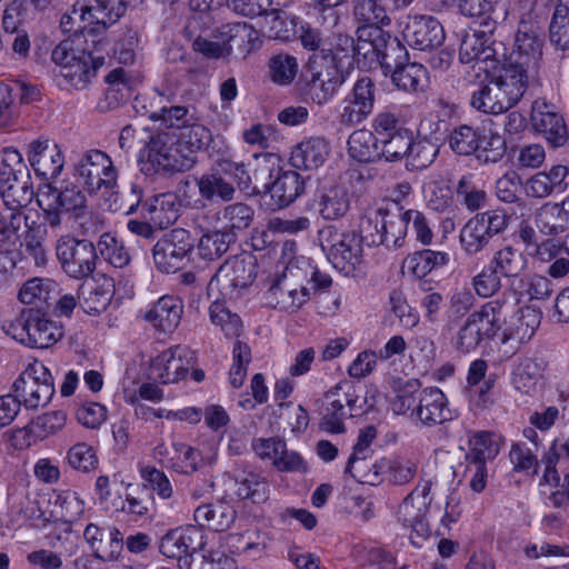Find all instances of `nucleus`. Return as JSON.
<instances>
[{
	"mask_svg": "<svg viewBox=\"0 0 569 569\" xmlns=\"http://www.w3.org/2000/svg\"><path fill=\"white\" fill-rule=\"evenodd\" d=\"M7 333L32 348H48L62 337V330L39 309H26L10 322Z\"/></svg>",
	"mask_w": 569,
	"mask_h": 569,
	"instance_id": "5",
	"label": "nucleus"
},
{
	"mask_svg": "<svg viewBox=\"0 0 569 569\" xmlns=\"http://www.w3.org/2000/svg\"><path fill=\"white\" fill-rule=\"evenodd\" d=\"M126 11L122 0H77L72 13L79 14L81 28H89V33L99 34L116 23Z\"/></svg>",
	"mask_w": 569,
	"mask_h": 569,
	"instance_id": "14",
	"label": "nucleus"
},
{
	"mask_svg": "<svg viewBox=\"0 0 569 569\" xmlns=\"http://www.w3.org/2000/svg\"><path fill=\"white\" fill-rule=\"evenodd\" d=\"M234 493L239 499L262 503L269 498V482L266 477L253 471H242L234 477Z\"/></svg>",
	"mask_w": 569,
	"mask_h": 569,
	"instance_id": "40",
	"label": "nucleus"
},
{
	"mask_svg": "<svg viewBox=\"0 0 569 569\" xmlns=\"http://www.w3.org/2000/svg\"><path fill=\"white\" fill-rule=\"evenodd\" d=\"M357 387L351 381H341L322 398L320 428L330 433L345 432V420L362 415Z\"/></svg>",
	"mask_w": 569,
	"mask_h": 569,
	"instance_id": "4",
	"label": "nucleus"
},
{
	"mask_svg": "<svg viewBox=\"0 0 569 569\" xmlns=\"http://www.w3.org/2000/svg\"><path fill=\"white\" fill-rule=\"evenodd\" d=\"M217 38L223 39L224 44H230V52L233 49L240 52H249L258 40L257 30L246 22L223 24L218 29Z\"/></svg>",
	"mask_w": 569,
	"mask_h": 569,
	"instance_id": "44",
	"label": "nucleus"
},
{
	"mask_svg": "<svg viewBox=\"0 0 569 569\" xmlns=\"http://www.w3.org/2000/svg\"><path fill=\"white\" fill-rule=\"evenodd\" d=\"M545 365L533 359H526L513 371V385L522 393L535 391L537 381L541 377Z\"/></svg>",
	"mask_w": 569,
	"mask_h": 569,
	"instance_id": "63",
	"label": "nucleus"
},
{
	"mask_svg": "<svg viewBox=\"0 0 569 569\" xmlns=\"http://www.w3.org/2000/svg\"><path fill=\"white\" fill-rule=\"evenodd\" d=\"M315 203L321 217L336 220L349 210V197L343 187L332 184L322 187L316 194Z\"/></svg>",
	"mask_w": 569,
	"mask_h": 569,
	"instance_id": "34",
	"label": "nucleus"
},
{
	"mask_svg": "<svg viewBox=\"0 0 569 569\" xmlns=\"http://www.w3.org/2000/svg\"><path fill=\"white\" fill-rule=\"evenodd\" d=\"M176 130L160 131L151 136L140 151V169L147 176L172 173L192 168L194 160L182 152Z\"/></svg>",
	"mask_w": 569,
	"mask_h": 569,
	"instance_id": "2",
	"label": "nucleus"
},
{
	"mask_svg": "<svg viewBox=\"0 0 569 569\" xmlns=\"http://www.w3.org/2000/svg\"><path fill=\"white\" fill-rule=\"evenodd\" d=\"M497 22L493 18H483L480 29L469 28L461 31L459 59L462 63L478 61L481 58L482 47L489 42Z\"/></svg>",
	"mask_w": 569,
	"mask_h": 569,
	"instance_id": "27",
	"label": "nucleus"
},
{
	"mask_svg": "<svg viewBox=\"0 0 569 569\" xmlns=\"http://www.w3.org/2000/svg\"><path fill=\"white\" fill-rule=\"evenodd\" d=\"M418 379H409L399 385L397 395L391 402L395 413L406 415L422 426L433 427L452 420V411L448 407L446 395L437 387L420 389Z\"/></svg>",
	"mask_w": 569,
	"mask_h": 569,
	"instance_id": "1",
	"label": "nucleus"
},
{
	"mask_svg": "<svg viewBox=\"0 0 569 569\" xmlns=\"http://www.w3.org/2000/svg\"><path fill=\"white\" fill-rule=\"evenodd\" d=\"M4 206L6 209L0 211V240L2 242L13 238H21L29 230L31 224L28 216L23 211L24 206Z\"/></svg>",
	"mask_w": 569,
	"mask_h": 569,
	"instance_id": "46",
	"label": "nucleus"
},
{
	"mask_svg": "<svg viewBox=\"0 0 569 569\" xmlns=\"http://www.w3.org/2000/svg\"><path fill=\"white\" fill-rule=\"evenodd\" d=\"M536 224L546 236H557L569 228V212L561 202H546L536 212Z\"/></svg>",
	"mask_w": 569,
	"mask_h": 569,
	"instance_id": "37",
	"label": "nucleus"
},
{
	"mask_svg": "<svg viewBox=\"0 0 569 569\" xmlns=\"http://www.w3.org/2000/svg\"><path fill=\"white\" fill-rule=\"evenodd\" d=\"M541 56V40L532 26L521 22L515 40V49L506 61L510 63L519 62L528 71L531 64H535Z\"/></svg>",
	"mask_w": 569,
	"mask_h": 569,
	"instance_id": "28",
	"label": "nucleus"
},
{
	"mask_svg": "<svg viewBox=\"0 0 569 569\" xmlns=\"http://www.w3.org/2000/svg\"><path fill=\"white\" fill-rule=\"evenodd\" d=\"M431 490V481L422 480L416 488L402 500L398 508V521L406 528H411L419 536L428 533L426 515L430 501L427 499Z\"/></svg>",
	"mask_w": 569,
	"mask_h": 569,
	"instance_id": "17",
	"label": "nucleus"
},
{
	"mask_svg": "<svg viewBox=\"0 0 569 569\" xmlns=\"http://www.w3.org/2000/svg\"><path fill=\"white\" fill-rule=\"evenodd\" d=\"M358 61L362 57L365 63L372 68L375 60H379L381 46L388 31L382 27L360 26L357 29Z\"/></svg>",
	"mask_w": 569,
	"mask_h": 569,
	"instance_id": "38",
	"label": "nucleus"
},
{
	"mask_svg": "<svg viewBox=\"0 0 569 569\" xmlns=\"http://www.w3.org/2000/svg\"><path fill=\"white\" fill-rule=\"evenodd\" d=\"M180 139L179 143L182 147V152H188L189 158L196 161L194 153L206 149L211 140V131L200 123H193L186 126L180 132H178Z\"/></svg>",
	"mask_w": 569,
	"mask_h": 569,
	"instance_id": "57",
	"label": "nucleus"
},
{
	"mask_svg": "<svg viewBox=\"0 0 569 569\" xmlns=\"http://www.w3.org/2000/svg\"><path fill=\"white\" fill-rule=\"evenodd\" d=\"M12 391L26 409L47 405L54 393V382L43 365L23 371L13 382Z\"/></svg>",
	"mask_w": 569,
	"mask_h": 569,
	"instance_id": "13",
	"label": "nucleus"
},
{
	"mask_svg": "<svg viewBox=\"0 0 569 569\" xmlns=\"http://www.w3.org/2000/svg\"><path fill=\"white\" fill-rule=\"evenodd\" d=\"M56 297H58L56 282L44 278H32L26 281L18 293L22 303L37 305L39 310L42 305L50 306Z\"/></svg>",
	"mask_w": 569,
	"mask_h": 569,
	"instance_id": "43",
	"label": "nucleus"
},
{
	"mask_svg": "<svg viewBox=\"0 0 569 569\" xmlns=\"http://www.w3.org/2000/svg\"><path fill=\"white\" fill-rule=\"evenodd\" d=\"M486 79L519 97H523L528 88L527 70L519 62L510 63L503 60L501 66L492 67V71L487 74Z\"/></svg>",
	"mask_w": 569,
	"mask_h": 569,
	"instance_id": "32",
	"label": "nucleus"
},
{
	"mask_svg": "<svg viewBox=\"0 0 569 569\" xmlns=\"http://www.w3.org/2000/svg\"><path fill=\"white\" fill-rule=\"evenodd\" d=\"M395 86L408 92L422 90L426 83L427 70L420 63L406 62L390 73Z\"/></svg>",
	"mask_w": 569,
	"mask_h": 569,
	"instance_id": "55",
	"label": "nucleus"
},
{
	"mask_svg": "<svg viewBox=\"0 0 569 569\" xmlns=\"http://www.w3.org/2000/svg\"><path fill=\"white\" fill-rule=\"evenodd\" d=\"M194 361V353L189 348L176 346L162 351L152 360L150 375L164 385L174 383L187 376Z\"/></svg>",
	"mask_w": 569,
	"mask_h": 569,
	"instance_id": "16",
	"label": "nucleus"
},
{
	"mask_svg": "<svg viewBox=\"0 0 569 569\" xmlns=\"http://www.w3.org/2000/svg\"><path fill=\"white\" fill-rule=\"evenodd\" d=\"M306 179L297 171L282 170L276 176V181L271 186L270 203L271 210H278L291 204L299 196L305 192Z\"/></svg>",
	"mask_w": 569,
	"mask_h": 569,
	"instance_id": "25",
	"label": "nucleus"
},
{
	"mask_svg": "<svg viewBox=\"0 0 569 569\" xmlns=\"http://www.w3.org/2000/svg\"><path fill=\"white\" fill-rule=\"evenodd\" d=\"M449 262V254L442 251L421 250L408 256L402 268L408 269L410 273L422 278L433 269L446 266Z\"/></svg>",
	"mask_w": 569,
	"mask_h": 569,
	"instance_id": "48",
	"label": "nucleus"
},
{
	"mask_svg": "<svg viewBox=\"0 0 569 569\" xmlns=\"http://www.w3.org/2000/svg\"><path fill=\"white\" fill-rule=\"evenodd\" d=\"M253 209L242 202L226 206L216 214V224L223 231L232 232L247 229L253 220Z\"/></svg>",
	"mask_w": 569,
	"mask_h": 569,
	"instance_id": "45",
	"label": "nucleus"
},
{
	"mask_svg": "<svg viewBox=\"0 0 569 569\" xmlns=\"http://www.w3.org/2000/svg\"><path fill=\"white\" fill-rule=\"evenodd\" d=\"M56 254L62 270L71 278L86 279L96 269L98 254L91 241L63 236L57 241Z\"/></svg>",
	"mask_w": 569,
	"mask_h": 569,
	"instance_id": "10",
	"label": "nucleus"
},
{
	"mask_svg": "<svg viewBox=\"0 0 569 569\" xmlns=\"http://www.w3.org/2000/svg\"><path fill=\"white\" fill-rule=\"evenodd\" d=\"M83 537L92 549L93 556L103 561L116 559L123 548V537L117 528L89 523L84 529Z\"/></svg>",
	"mask_w": 569,
	"mask_h": 569,
	"instance_id": "21",
	"label": "nucleus"
},
{
	"mask_svg": "<svg viewBox=\"0 0 569 569\" xmlns=\"http://www.w3.org/2000/svg\"><path fill=\"white\" fill-rule=\"evenodd\" d=\"M540 322V309L533 306H525L520 308L509 321L506 320L500 340L502 343H507L510 340L517 341L518 343H526L533 337Z\"/></svg>",
	"mask_w": 569,
	"mask_h": 569,
	"instance_id": "24",
	"label": "nucleus"
},
{
	"mask_svg": "<svg viewBox=\"0 0 569 569\" xmlns=\"http://www.w3.org/2000/svg\"><path fill=\"white\" fill-rule=\"evenodd\" d=\"M237 517L234 508L227 501L199 506L194 510V520L200 527H209L214 531H224L231 527Z\"/></svg>",
	"mask_w": 569,
	"mask_h": 569,
	"instance_id": "35",
	"label": "nucleus"
},
{
	"mask_svg": "<svg viewBox=\"0 0 569 569\" xmlns=\"http://www.w3.org/2000/svg\"><path fill=\"white\" fill-rule=\"evenodd\" d=\"M456 197L459 204L470 212L482 209L488 200V194L480 189L470 176H462L456 186Z\"/></svg>",
	"mask_w": 569,
	"mask_h": 569,
	"instance_id": "58",
	"label": "nucleus"
},
{
	"mask_svg": "<svg viewBox=\"0 0 569 569\" xmlns=\"http://www.w3.org/2000/svg\"><path fill=\"white\" fill-rule=\"evenodd\" d=\"M348 153L359 162L380 160V140L367 129L355 130L348 139Z\"/></svg>",
	"mask_w": 569,
	"mask_h": 569,
	"instance_id": "39",
	"label": "nucleus"
},
{
	"mask_svg": "<svg viewBox=\"0 0 569 569\" xmlns=\"http://www.w3.org/2000/svg\"><path fill=\"white\" fill-rule=\"evenodd\" d=\"M181 201L176 193L167 192L154 196L142 203L143 217L159 229H167L179 218Z\"/></svg>",
	"mask_w": 569,
	"mask_h": 569,
	"instance_id": "26",
	"label": "nucleus"
},
{
	"mask_svg": "<svg viewBox=\"0 0 569 569\" xmlns=\"http://www.w3.org/2000/svg\"><path fill=\"white\" fill-rule=\"evenodd\" d=\"M490 263L501 277L515 278L526 270L528 260L519 249L505 246L493 254Z\"/></svg>",
	"mask_w": 569,
	"mask_h": 569,
	"instance_id": "47",
	"label": "nucleus"
},
{
	"mask_svg": "<svg viewBox=\"0 0 569 569\" xmlns=\"http://www.w3.org/2000/svg\"><path fill=\"white\" fill-rule=\"evenodd\" d=\"M318 240L329 261L340 271L349 273L362 260L361 240L353 231L343 232L328 226L319 231Z\"/></svg>",
	"mask_w": 569,
	"mask_h": 569,
	"instance_id": "9",
	"label": "nucleus"
},
{
	"mask_svg": "<svg viewBox=\"0 0 569 569\" xmlns=\"http://www.w3.org/2000/svg\"><path fill=\"white\" fill-rule=\"evenodd\" d=\"M533 129L541 133L552 147L563 146L569 133L565 120L556 108L545 100H535L530 114Z\"/></svg>",
	"mask_w": 569,
	"mask_h": 569,
	"instance_id": "18",
	"label": "nucleus"
},
{
	"mask_svg": "<svg viewBox=\"0 0 569 569\" xmlns=\"http://www.w3.org/2000/svg\"><path fill=\"white\" fill-rule=\"evenodd\" d=\"M549 37L557 49H569V8L557 6L550 22Z\"/></svg>",
	"mask_w": 569,
	"mask_h": 569,
	"instance_id": "64",
	"label": "nucleus"
},
{
	"mask_svg": "<svg viewBox=\"0 0 569 569\" xmlns=\"http://www.w3.org/2000/svg\"><path fill=\"white\" fill-rule=\"evenodd\" d=\"M77 176L89 193L102 188L111 190L117 183V170L110 157L97 149L86 151L76 164Z\"/></svg>",
	"mask_w": 569,
	"mask_h": 569,
	"instance_id": "12",
	"label": "nucleus"
},
{
	"mask_svg": "<svg viewBox=\"0 0 569 569\" xmlns=\"http://www.w3.org/2000/svg\"><path fill=\"white\" fill-rule=\"evenodd\" d=\"M381 229L383 236H387L385 246L389 249L400 248L408 231L406 211L401 212L400 209L392 211L389 208H382Z\"/></svg>",
	"mask_w": 569,
	"mask_h": 569,
	"instance_id": "50",
	"label": "nucleus"
},
{
	"mask_svg": "<svg viewBox=\"0 0 569 569\" xmlns=\"http://www.w3.org/2000/svg\"><path fill=\"white\" fill-rule=\"evenodd\" d=\"M381 46L379 60H375L373 64L381 67L386 76L405 64L408 60L406 47L389 32Z\"/></svg>",
	"mask_w": 569,
	"mask_h": 569,
	"instance_id": "54",
	"label": "nucleus"
},
{
	"mask_svg": "<svg viewBox=\"0 0 569 569\" xmlns=\"http://www.w3.org/2000/svg\"><path fill=\"white\" fill-rule=\"evenodd\" d=\"M209 318L226 337H239L242 331V321L237 313L231 312L224 302L213 301L209 307Z\"/></svg>",
	"mask_w": 569,
	"mask_h": 569,
	"instance_id": "59",
	"label": "nucleus"
},
{
	"mask_svg": "<svg viewBox=\"0 0 569 569\" xmlns=\"http://www.w3.org/2000/svg\"><path fill=\"white\" fill-rule=\"evenodd\" d=\"M297 58L288 53H278L269 60V74L274 83L290 84L298 73Z\"/></svg>",
	"mask_w": 569,
	"mask_h": 569,
	"instance_id": "62",
	"label": "nucleus"
},
{
	"mask_svg": "<svg viewBox=\"0 0 569 569\" xmlns=\"http://www.w3.org/2000/svg\"><path fill=\"white\" fill-rule=\"evenodd\" d=\"M102 64V58H94L91 52L87 51L72 66L67 67L61 77L74 89L82 90L96 78L97 71Z\"/></svg>",
	"mask_w": 569,
	"mask_h": 569,
	"instance_id": "41",
	"label": "nucleus"
},
{
	"mask_svg": "<svg viewBox=\"0 0 569 569\" xmlns=\"http://www.w3.org/2000/svg\"><path fill=\"white\" fill-rule=\"evenodd\" d=\"M509 224V216L503 209L487 210L476 213L460 231V243L467 254L481 252L498 234L503 233Z\"/></svg>",
	"mask_w": 569,
	"mask_h": 569,
	"instance_id": "7",
	"label": "nucleus"
},
{
	"mask_svg": "<svg viewBox=\"0 0 569 569\" xmlns=\"http://www.w3.org/2000/svg\"><path fill=\"white\" fill-rule=\"evenodd\" d=\"M38 204L43 212L46 223L56 230L61 226V216L72 212L79 217L86 208V196L73 184L57 188L44 184L38 192Z\"/></svg>",
	"mask_w": 569,
	"mask_h": 569,
	"instance_id": "8",
	"label": "nucleus"
},
{
	"mask_svg": "<svg viewBox=\"0 0 569 569\" xmlns=\"http://www.w3.org/2000/svg\"><path fill=\"white\" fill-rule=\"evenodd\" d=\"M499 451L500 446L496 435L488 431H479L469 439V451L466 455V461L487 463L492 461Z\"/></svg>",
	"mask_w": 569,
	"mask_h": 569,
	"instance_id": "52",
	"label": "nucleus"
},
{
	"mask_svg": "<svg viewBox=\"0 0 569 569\" xmlns=\"http://www.w3.org/2000/svg\"><path fill=\"white\" fill-rule=\"evenodd\" d=\"M307 277V271L289 262L268 290L269 303L288 312L300 309L311 296V289L306 286Z\"/></svg>",
	"mask_w": 569,
	"mask_h": 569,
	"instance_id": "6",
	"label": "nucleus"
},
{
	"mask_svg": "<svg viewBox=\"0 0 569 569\" xmlns=\"http://www.w3.org/2000/svg\"><path fill=\"white\" fill-rule=\"evenodd\" d=\"M194 248V239L183 229H172L157 241L152 249L156 267L166 273L176 272L189 260Z\"/></svg>",
	"mask_w": 569,
	"mask_h": 569,
	"instance_id": "11",
	"label": "nucleus"
},
{
	"mask_svg": "<svg viewBox=\"0 0 569 569\" xmlns=\"http://www.w3.org/2000/svg\"><path fill=\"white\" fill-rule=\"evenodd\" d=\"M376 436L377 431L372 426L360 430L357 443L353 446V451L348 459L345 472L358 479L360 482H372L379 476V470L376 465H372L375 469L372 476L363 473L369 467L368 459L371 457L372 452L370 445Z\"/></svg>",
	"mask_w": 569,
	"mask_h": 569,
	"instance_id": "23",
	"label": "nucleus"
},
{
	"mask_svg": "<svg viewBox=\"0 0 569 569\" xmlns=\"http://www.w3.org/2000/svg\"><path fill=\"white\" fill-rule=\"evenodd\" d=\"M392 0H351L352 13L362 26L386 27L395 11Z\"/></svg>",
	"mask_w": 569,
	"mask_h": 569,
	"instance_id": "33",
	"label": "nucleus"
},
{
	"mask_svg": "<svg viewBox=\"0 0 569 569\" xmlns=\"http://www.w3.org/2000/svg\"><path fill=\"white\" fill-rule=\"evenodd\" d=\"M508 313L506 302L497 299L486 302L479 310L470 313V317L485 340L497 337L499 332L503 333Z\"/></svg>",
	"mask_w": 569,
	"mask_h": 569,
	"instance_id": "29",
	"label": "nucleus"
},
{
	"mask_svg": "<svg viewBox=\"0 0 569 569\" xmlns=\"http://www.w3.org/2000/svg\"><path fill=\"white\" fill-rule=\"evenodd\" d=\"M412 132L409 129L393 131L391 136L380 140V160L387 162L399 161L407 158L410 152Z\"/></svg>",
	"mask_w": 569,
	"mask_h": 569,
	"instance_id": "56",
	"label": "nucleus"
},
{
	"mask_svg": "<svg viewBox=\"0 0 569 569\" xmlns=\"http://www.w3.org/2000/svg\"><path fill=\"white\" fill-rule=\"evenodd\" d=\"M28 160L34 171L43 177H58L64 164L58 143L49 138H39L29 143Z\"/></svg>",
	"mask_w": 569,
	"mask_h": 569,
	"instance_id": "20",
	"label": "nucleus"
},
{
	"mask_svg": "<svg viewBox=\"0 0 569 569\" xmlns=\"http://www.w3.org/2000/svg\"><path fill=\"white\" fill-rule=\"evenodd\" d=\"M257 260L249 253L227 259L216 271L210 283H216L224 296H232L233 291L247 288L257 276Z\"/></svg>",
	"mask_w": 569,
	"mask_h": 569,
	"instance_id": "15",
	"label": "nucleus"
},
{
	"mask_svg": "<svg viewBox=\"0 0 569 569\" xmlns=\"http://www.w3.org/2000/svg\"><path fill=\"white\" fill-rule=\"evenodd\" d=\"M234 241V233L223 231L216 224L213 230L207 231L200 237L197 243L198 256L208 261L219 259Z\"/></svg>",
	"mask_w": 569,
	"mask_h": 569,
	"instance_id": "42",
	"label": "nucleus"
},
{
	"mask_svg": "<svg viewBox=\"0 0 569 569\" xmlns=\"http://www.w3.org/2000/svg\"><path fill=\"white\" fill-rule=\"evenodd\" d=\"M0 196L13 207L27 206L33 197L30 170L14 148L0 152Z\"/></svg>",
	"mask_w": 569,
	"mask_h": 569,
	"instance_id": "3",
	"label": "nucleus"
},
{
	"mask_svg": "<svg viewBox=\"0 0 569 569\" xmlns=\"http://www.w3.org/2000/svg\"><path fill=\"white\" fill-rule=\"evenodd\" d=\"M329 150L330 147L326 139L310 138L292 149L290 163L297 169H317L326 161Z\"/></svg>",
	"mask_w": 569,
	"mask_h": 569,
	"instance_id": "31",
	"label": "nucleus"
},
{
	"mask_svg": "<svg viewBox=\"0 0 569 569\" xmlns=\"http://www.w3.org/2000/svg\"><path fill=\"white\" fill-rule=\"evenodd\" d=\"M182 302L173 296L161 297L144 315V319L162 331L171 332L180 323Z\"/></svg>",
	"mask_w": 569,
	"mask_h": 569,
	"instance_id": "30",
	"label": "nucleus"
},
{
	"mask_svg": "<svg viewBox=\"0 0 569 569\" xmlns=\"http://www.w3.org/2000/svg\"><path fill=\"white\" fill-rule=\"evenodd\" d=\"M507 142L499 133H486L481 130L478 147L475 150L477 160L482 164H491L499 162L506 154Z\"/></svg>",
	"mask_w": 569,
	"mask_h": 569,
	"instance_id": "53",
	"label": "nucleus"
},
{
	"mask_svg": "<svg viewBox=\"0 0 569 569\" xmlns=\"http://www.w3.org/2000/svg\"><path fill=\"white\" fill-rule=\"evenodd\" d=\"M481 130L468 124L455 128L449 136L450 149L459 156H471L477 150Z\"/></svg>",
	"mask_w": 569,
	"mask_h": 569,
	"instance_id": "61",
	"label": "nucleus"
},
{
	"mask_svg": "<svg viewBox=\"0 0 569 569\" xmlns=\"http://www.w3.org/2000/svg\"><path fill=\"white\" fill-rule=\"evenodd\" d=\"M197 187L200 197L211 203L231 201L236 194L234 186L218 167L217 171L202 174L197 180Z\"/></svg>",
	"mask_w": 569,
	"mask_h": 569,
	"instance_id": "36",
	"label": "nucleus"
},
{
	"mask_svg": "<svg viewBox=\"0 0 569 569\" xmlns=\"http://www.w3.org/2000/svg\"><path fill=\"white\" fill-rule=\"evenodd\" d=\"M470 106L487 114H501L508 111L501 97H499L498 90H496V84L489 79L472 92Z\"/></svg>",
	"mask_w": 569,
	"mask_h": 569,
	"instance_id": "49",
	"label": "nucleus"
},
{
	"mask_svg": "<svg viewBox=\"0 0 569 569\" xmlns=\"http://www.w3.org/2000/svg\"><path fill=\"white\" fill-rule=\"evenodd\" d=\"M307 74L312 100L318 104L329 101L346 80L345 74L333 66L318 70L316 61L311 59L308 62Z\"/></svg>",
	"mask_w": 569,
	"mask_h": 569,
	"instance_id": "22",
	"label": "nucleus"
},
{
	"mask_svg": "<svg viewBox=\"0 0 569 569\" xmlns=\"http://www.w3.org/2000/svg\"><path fill=\"white\" fill-rule=\"evenodd\" d=\"M279 169L278 159L272 154L263 156L258 159L253 170L252 180L254 184L252 191L257 193H269L273 181H276Z\"/></svg>",
	"mask_w": 569,
	"mask_h": 569,
	"instance_id": "60",
	"label": "nucleus"
},
{
	"mask_svg": "<svg viewBox=\"0 0 569 569\" xmlns=\"http://www.w3.org/2000/svg\"><path fill=\"white\" fill-rule=\"evenodd\" d=\"M112 284L109 280H107L103 284H94V286H86L82 284L80 287V307L82 310L88 315H99L102 311L107 309L109 306L112 292H111Z\"/></svg>",
	"mask_w": 569,
	"mask_h": 569,
	"instance_id": "51",
	"label": "nucleus"
},
{
	"mask_svg": "<svg viewBox=\"0 0 569 569\" xmlns=\"http://www.w3.org/2000/svg\"><path fill=\"white\" fill-rule=\"evenodd\" d=\"M403 37L418 50H432L445 41V30L438 19L431 16L410 17Z\"/></svg>",
	"mask_w": 569,
	"mask_h": 569,
	"instance_id": "19",
	"label": "nucleus"
}]
</instances>
